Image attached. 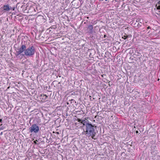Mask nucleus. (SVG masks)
<instances>
[{"label":"nucleus","instance_id":"1","mask_svg":"<svg viewBox=\"0 0 160 160\" xmlns=\"http://www.w3.org/2000/svg\"><path fill=\"white\" fill-rule=\"evenodd\" d=\"M86 127L85 135L89 137L91 136L92 138L93 139L95 134L94 126L91 124L86 123Z\"/></svg>","mask_w":160,"mask_h":160},{"label":"nucleus","instance_id":"2","mask_svg":"<svg viewBox=\"0 0 160 160\" xmlns=\"http://www.w3.org/2000/svg\"><path fill=\"white\" fill-rule=\"evenodd\" d=\"M34 53V48L33 46L28 48L25 52V54L26 56H31Z\"/></svg>","mask_w":160,"mask_h":160},{"label":"nucleus","instance_id":"3","mask_svg":"<svg viewBox=\"0 0 160 160\" xmlns=\"http://www.w3.org/2000/svg\"><path fill=\"white\" fill-rule=\"evenodd\" d=\"M30 131L31 132H37L39 130V127L36 124H33L29 128Z\"/></svg>","mask_w":160,"mask_h":160},{"label":"nucleus","instance_id":"4","mask_svg":"<svg viewBox=\"0 0 160 160\" xmlns=\"http://www.w3.org/2000/svg\"><path fill=\"white\" fill-rule=\"evenodd\" d=\"M1 8L3 9L4 12H8L11 10V7L9 4H7L4 5Z\"/></svg>","mask_w":160,"mask_h":160},{"label":"nucleus","instance_id":"5","mask_svg":"<svg viewBox=\"0 0 160 160\" xmlns=\"http://www.w3.org/2000/svg\"><path fill=\"white\" fill-rule=\"evenodd\" d=\"M26 46L24 45H22L21 48L19 49H17L16 51V52L18 55H19L23 51H24V50L26 49Z\"/></svg>","mask_w":160,"mask_h":160},{"label":"nucleus","instance_id":"6","mask_svg":"<svg viewBox=\"0 0 160 160\" xmlns=\"http://www.w3.org/2000/svg\"><path fill=\"white\" fill-rule=\"evenodd\" d=\"M48 97L45 95H41V102H45L47 101Z\"/></svg>","mask_w":160,"mask_h":160},{"label":"nucleus","instance_id":"7","mask_svg":"<svg viewBox=\"0 0 160 160\" xmlns=\"http://www.w3.org/2000/svg\"><path fill=\"white\" fill-rule=\"evenodd\" d=\"M135 22H135L133 24L134 26V27H137L139 26L140 20L138 19H137L136 20Z\"/></svg>","mask_w":160,"mask_h":160},{"label":"nucleus","instance_id":"8","mask_svg":"<svg viewBox=\"0 0 160 160\" xmlns=\"http://www.w3.org/2000/svg\"><path fill=\"white\" fill-rule=\"evenodd\" d=\"M156 7H157V9L159 10L160 9V1H159L156 5Z\"/></svg>","mask_w":160,"mask_h":160},{"label":"nucleus","instance_id":"9","mask_svg":"<svg viewBox=\"0 0 160 160\" xmlns=\"http://www.w3.org/2000/svg\"><path fill=\"white\" fill-rule=\"evenodd\" d=\"M81 123H82L83 125H85L86 123H87V121L86 120V119L84 120H82Z\"/></svg>","mask_w":160,"mask_h":160},{"label":"nucleus","instance_id":"10","mask_svg":"<svg viewBox=\"0 0 160 160\" xmlns=\"http://www.w3.org/2000/svg\"><path fill=\"white\" fill-rule=\"evenodd\" d=\"M20 38V39H21V40H23V39H27L28 37L27 36H20V37H19Z\"/></svg>","mask_w":160,"mask_h":160},{"label":"nucleus","instance_id":"11","mask_svg":"<svg viewBox=\"0 0 160 160\" xmlns=\"http://www.w3.org/2000/svg\"><path fill=\"white\" fill-rule=\"evenodd\" d=\"M88 28L90 30V31H92L93 28V26L92 25H90L88 27Z\"/></svg>","mask_w":160,"mask_h":160},{"label":"nucleus","instance_id":"12","mask_svg":"<svg viewBox=\"0 0 160 160\" xmlns=\"http://www.w3.org/2000/svg\"><path fill=\"white\" fill-rule=\"evenodd\" d=\"M77 120L78 121V122H81V121H82L80 119H79V118H78L77 119Z\"/></svg>","mask_w":160,"mask_h":160},{"label":"nucleus","instance_id":"13","mask_svg":"<svg viewBox=\"0 0 160 160\" xmlns=\"http://www.w3.org/2000/svg\"><path fill=\"white\" fill-rule=\"evenodd\" d=\"M44 150L42 149L41 150V153H42V154H44Z\"/></svg>","mask_w":160,"mask_h":160},{"label":"nucleus","instance_id":"14","mask_svg":"<svg viewBox=\"0 0 160 160\" xmlns=\"http://www.w3.org/2000/svg\"><path fill=\"white\" fill-rule=\"evenodd\" d=\"M15 7H11V10H13L14 11L15 10Z\"/></svg>","mask_w":160,"mask_h":160},{"label":"nucleus","instance_id":"15","mask_svg":"<svg viewBox=\"0 0 160 160\" xmlns=\"http://www.w3.org/2000/svg\"><path fill=\"white\" fill-rule=\"evenodd\" d=\"M38 142V141L37 140H36V141H34V142L36 144H37V142Z\"/></svg>","mask_w":160,"mask_h":160},{"label":"nucleus","instance_id":"16","mask_svg":"<svg viewBox=\"0 0 160 160\" xmlns=\"http://www.w3.org/2000/svg\"><path fill=\"white\" fill-rule=\"evenodd\" d=\"M3 129L4 128L3 127H2L0 128V130H3Z\"/></svg>","mask_w":160,"mask_h":160},{"label":"nucleus","instance_id":"17","mask_svg":"<svg viewBox=\"0 0 160 160\" xmlns=\"http://www.w3.org/2000/svg\"><path fill=\"white\" fill-rule=\"evenodd\" d=\"M2 119H0V122H2Z\"/></svg>","mask_w":160,"mask_h":160},{"label":"nucleus","instance_id":"18","mask_svg":"<svg viewBox=\"0 0 160 160\" xmlns=\"http://www.w3.org/2000/svg\"><path fill=\"white\" fill-rule=\"evenodd\" d=\"M3 134V132H1L0 133V135H2V134Z\"/></svg>","mask_w":160,"mask_h":160},{"label":"nucleus","instance_id":"19","mask_svg":"<svg viewBox=\"0 0 160 160\" xmlns=\"http://www.w3.org/2000/svg\"><path fill=\"white\" fill-rule=\"evenodd\" d=\"M136 132L137 133H138V131H136Z\"/></svg>","mask_w":160,"mask_h":160},{"label":"nucleus","instance_id":"20","mask_svg":"<svg viewBox=\"0 0 160 160\" xmlns=\"http://www.w3.org/2000/svg\"><path fill=\"white\" fill-rule=\"evenodd\" d=\"M2 124H1V126H2Z\"/></svg>","mask_w":160,"mask_h":160},{"label":"nucleus","instance_id":"21","mask_svg":"<svg viewBox=\"0 0 160 160\" xmlns=\"http://www.w3.org/2000/svg\"><path fill=\"white\" fill-rule=\"evenodd\" d=\"M149 28V27H148V28Z\"/></svg>","mask_w":160,"mask_h":160},{"label":"nucleus","instance_id":"22","mask_svg":"<svg viewBox=\"0 0 160 160\" xmlns=\"http://www.w3.org/2000/svg\"><path fill=\"white\" fill-rule=\"evenodd\" d=\"M159 71H160V69H159Z\"/></svg>","mask_w":160,"mask_h":160}]
</instances>
